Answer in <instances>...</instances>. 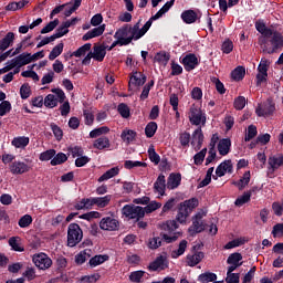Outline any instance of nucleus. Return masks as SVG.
<instances>
[{
    "label": "nucleus",
    "instance_id": "nucleus-60",
    "mask_svg": "<svg viewBox=\"0 0 283 283\" xmlns=\"http://www.w3.org/2000/svg\"><path fill=\"white\" fill-rule=\"evenodd\" d=\"M19 227L21 229H25L27 227H30L32 224V216L24 214L18 222Z\"/></svg>",
    "mask_w": 283,
    "mask_h": 283
},
{
    "label": "nucleus",
    "instance_id": "nucleus-32",
    "mask_svg": "<svg viewBox=\"0 0 283 283\" xmlns=\"http://www.w3.org/2000/svg\"><path fill=\"white\" fill-rule=\"evenodd\" d=\"M93 147H94V149H99V150L109 149V147H111L109 138L99 137V138L95 139L93 143Z\"/></svg>",
    "mask_w": 283,
    "mask_h": 283
},
{
    "label": "nucleus",
    "instance_id": "nucleus-56",
    "mask_svg": "<svg viewBox=\"0 0 283 283\" xmlns=\"http://www.w3.org/2000/svg\"><path fill=\"white\" fill-rule=\"evenodd\" d=\"M226 282L227 283H240V273H233V271L228 270Z\"/></svg>",
    "mask_w": 283,
    "mask_h": 283
},
{
    "label": "nucleus",
    "instance_id": "nucleus-4",
    "mask_svg": "<svg viewBox=\"0 0 283 283\" xmlns=\"http://www.w3.org/2000/svg\"><path fill=\"white\" fill-rule=\"evenodd\" d=\"M122 213L130 220H140L142 218H145V209L140 206L126 205L123 207Z\"/></svg>",
    "mask_w": 283,
    "mask_h": 283
},
{
    "label": "nucleus",
    "instance_id": "nucleus-7",
    "mask_svg": "<svg viewBox=\"0 0 283 283\" xmlns=\"http://www.w3.org/2000/svg\"><path fill=\"white\" fill-rule=\"evenodd\" d=\"M255 29L262 34V36L259 38V45H261V48H266V39L271 38L273 30L266 28V24L262 21L255 22Z\"/></svg>",
    "mask_w": 283,
    "mask_h": 283
},
{
    "label": "nucleus",
    "instance_id": "nucleus-52",
    "mask_svg": "<svg viewBox=\"0 0 283 283\" xmlns=\"http://www.w3.org/2000/svg\"><path fill=\"white\" fill-rule=\"evenodd\" d=\"M54 156H56V150L49 149V150H45V151L41 153L39 159L42 163H45L48 160H52V158L54 159Z\"/></svg>",
    "mask_w": 283,
    "mask_h": 283
},
{
    "label": "nucleus",
    "instance_id": "nucleus-6",
    "mask_svg": "<svg viewBox=\"0 0 283 283\" xmlns=\"http://www.w3.org/2000/svg\"><path fill=\"white\" fill-rule=\"evenodd\" d=\"M120 228V222L114 216L104 217L99 221V229L102 231H118Z\"/></svg>",
    "mask_w": 283,
    "mask_h": 283
},
{
    "label": "nucleus",
    "instance_id": "nucleus-34",
    "mask_svg": "<svg viewBox=\"0 0 283 283\" xmlns=\"http://www.w3.org/2000/svg\"><path fill=\"white\" fill-rule=\"evenodd\" d=\"M107 260H109V256L107 254H99L91 258L88 264L90 266H92V269H94L95 266H101V264L107 262Z\"/></svg>",
    "mask_w": 283,
    "mask_h": 283
},
{
    "label": "nucleus",
    "instance_id": "nucleus-10",
    "mask_svg": "<svg viewBox=\"0 0 283 283\" xmlns=\"http://www.w3.org/2000/svg\"><path fill=\"white\" fill-rule=\"evenodd\" d=\"M275 112V103L271 99H266L265 102L258 105L255 109V114L258 116H271Z\"/></svg>",
    "mask_w": 283,
    "mask_h": 283
},
{
    "label": "nucleus",
    "instance_id": "nucleus-26",
    "mask_svg": "<svg viewBox=\"0 0 283 283\" xmlns=\"http://www.w3.org/2000/svg\"><path fill=\"white\" fill-rule=\"evenodd\" d=\"M191 212L180 203L176 216V221L180 224H185Z\"/></svg>",
    "mask_w": 283,
    "mask_h": 283
},
{
    "label": "nucleus",
    "instance_id": "nucleus-41",
    "mask_svg": "<svg viewBox=\"0 0 283 283\" xmlns=\"http://www.w3.org/2000/svg\"><path fill=\"white\" fill-rule=\"evenodd\" d=\"M216 280H218V275L213 272H205L198 276L200 283L216 282Z\"/></svg>",
    "mask_w": 283,
    "mask_h": 283
},
{
    "label": "nucleus",
    "instance_id": "nucleus-35",
    "mask_svg": "<svg viewBox=\"0 0 283 283\" xmlns=\"http://www.w3.org/2000/svg\"><path fill=\"white\" fill-rule=\"evenodd\" d=\"M180 180H182L180 175L170 174L166 186L168 189H176V188L180 187Z\"/></svg>",
    "mask_w": 283,
    "mask_h": 283
},
{
    "label": "nucleus",
    "instance_id": "nucleus-15",
    "mask_svg": "<svg viewBox=\"0 0 283 283\" xmlns=\"http://www.w3.org/2000/svg\"><path fill=\"white\" fill-rule=\"evenodd\" d=\"M9 169L11 171V174H13L14 176H21L23 174H28V171H30L31 167L23 163V161H13L10 166Z\"/></svg>",
    "mask_w": 283,
    "mask_h": 283
},
{
    "label": "nucleus",
    "instance_id": "nucleus-1",
    "mask_svg": "<svg viewBox=\"0 0 283 283\" xmlns=\"http://www.w3.org/2000/svg\"><path fill=\"white\" fill-rule=\"evenodd\" d=\"M149 28H151V22H146L142 29L140 22H137L133 27L130 24H125L115 32L114 38L119 39L122 45H129L132 41L143 39V36L149 32Z\"/></svg>",
    "mask_w": 283,
    "mask_h": 283
},
{
    "label": "nucleus",
    "instance_id": "nucleus-58",
    "mask_svg": "<svg viewBox=\"0 0 283 283\" xmlns=\"http://www.w3.org/2000/svg\"><path fill=\"white\" fill-rule=\"evenodd\" d=\"M160 207H163V203L157 201H151L144 208V211L145 213H154V211L160 209Z\"/></svg>",
    "mask_w": 283,
    "mask_h": 283
},
{
    "label": "nucleus",
    "instance_id": "nucleus-59",
    "mask_svg": "<svg viewBox=\"0 0 283 283\" xmlns=\"http://www.w3.org/2000/svg\"><path fill=\"white\" fill-rule=\"evenodd\" d=\"M161 228L164 229V231H168L169 233H171L176 231V229H178V222L176 220H170L164 223Z\"/></svg>",
    "mask_w": 283,
    "mask_h": 283
},
{
    "label": "nucleus",
    "instance_id": "nucleus-16",
    "mask_svg": "<svg viewBox=\"0 0 283 283\" xmlns=\"http://www.w3.org/2000/svg\"><path fill=\"white\" fill-rule=\"evenodd\" d=\"M227 263L230 264L228 270L235 271V269H240L242 266V254L234 252L228 256Z\"/></svg>",
    "mask_w": 283,
    "mask_h": 283
},
{
    "label": "nucleus",
    "instance_id": "nucleus-64",
    "mask_svg": "<svg viewBox=\"0 0 283 283\" xmlns=\"http://www.w3.org/2000/svg\"><path fill=\"white\" fill-rule=\"evenodd\" d=\"M205 156H207V148H203L201 151L193 156L195 165L198 166L205 163Z\"/></svg>",
    "mask_w": 283,
    "mask_h": 283
},
{
    "label": "nucleus",
    "instance_id": "nucleus-19",
    "mask_svg": "<svg viewBox=\"0 0 283 283\" xmlns=\"http://www.w3.org/2000/svg\"><path fill=\"white\" fill-rule=\"evenodd\" d=\"M106 54H107V46L101 44V45H95L93 48L92 57L94 59V61L102 63V61L105 60Z\"/></svg>",
    "mask_w": 283,
    "mask_h": 283
},
{
    "label": "nucleus",
    "instance_id": "nucleus-45",
    "mask_svg": "<svg viewBox=\"0 0 283 283\" xmlns=\"http://www.w3.org/2000/svg\"><path fill=\"white\" fill-rule=\"evenodd\" d=\"M157 130H158V124H156V122H149L146 125L145 134L147 138H154Z\"/></svg>",
    "mask_w": 283,
    "mask_h": 283
},
{
    "label": "nucleus",
    "instance_id": "nucleus-53",
    "mask_svg": "<svg viewBox=\"0 0 283 283\" xmlns=\"http://www.w3.org/2000/svg\"><path fill=\"white\" fill-rule=\"evenodd\" d=\"M247 242V240L244 238H239V239H234L230 242H228L224 245V249L229 250V249H235L238 247H242V244H244Z\"/></svg>",
    "mask_w": 283,
    "mask_h": 283
},
{
    "label": "nucleus",
    "instance_id": "nucleus-23",
    "mask_svg": "<svg viewBox=\"0 0 283 283\" xmlns=\"http://www.w3.org/2000/svg\"><path fill=\"white\" fill-rule=\"evenodd\" d=\"M269 171H275L283 166V155H275L269 158Z\"/></svg>",
    "mask_w": 283,
    "mask_h": 283
},
{
    "label": "nucleus",
    "instance_id": "nucleus-49",
    "mask_svg": "<svg viewBox=\"0 0 283 283\" xmlns=\"http://www.w3.org/2000/svg\"><path fill=\"white\" fill-rule=\"evenodd\" d=\"M103 134H109V127L102 126L99 128H95L90 133L91 138H98V136H103Z\"/></svg>",
    "mask_w": 283,
    "mask_h": 283
},
{
    "label": "nucleus",
    "instance_id": "nucleus-55",
    "mask_svg": "<svg viewBox=\"0 0 283 283\" xmlns=\"http://www.w3.org/2000/svg\"><path fill=\"white\" fill-rule=\"evenodd\" d=\"M180 205H182L185 207V209H187L191 213L193 211V209H196V207H198V199L192 198V199L184 201Z\"/></svg>",
    "mask_w": 283,
    "mask_h": 283
},
{
    "label": "nucleus",
    "instance_id": "nucleus-48",
    "mask_svg": "<svg viewBox=\"0 0 283 283\" xmlns=\"http://www.w3.org/2000/svg\"><path fill=\"white\" fill-rule=\"evenodd\" d=\"M148 157L150 163H154V165H158L160 163V155L156 153V148H154V145L149 146L148 148Z\"/></svg>",
    "mask_w": 283,
    "mask_h": 283
},
{
    "label": "nucleus",
    "instance_id": "nucleus-39",
    "mask_svg": "<svg viewBox=\"0 0 283 283\" xmlns=\"http://www.w3.org/2000/svg\"><path fill=\"white\" fill-rule=\"evenodd\" d=\"M120 138L126 143V145H129L130 143H134V140H136V132L132 129H124L122 132Z\"/></svg>",
    "mask_w": 283,
    "mask_h": 283
},
{
    "label": "nucleus",
    "instance_id": "nucleus-21",
    "mask_svg": "<svg viewBox=\"0 0 283 283\" xmlns=\"http://www.w3.org/2000/svg\"><path fill=\"white\" fill-rule=\"evenodd\" d=\"M232 174L233 171V164L231 163V160H224L222 161L216 169V175L218 176V178H222V176H224L226 174Z\"/></svg>",
    "mask_w": 283,
    "mask_h": 283
},
{
    "label": "nucleus",
    "instance_id": "nucleus-54",
    "mask_svg": "<svg viewBox=\"0 0 283 283\" xmlns=\"http://www.w3.org/2000/svg\"><path fill=\"white\" fill-rule=\"evenodd\" d=\"M179 142L181 147H189V143H191V134H189L188 132L180 133Z\"/></svg>",
    "mask_w": 283,
    "mask_h": 283
},
{
    "label": "nucleus",
    "instance_id": "nucleus-31",
    "mask_svg": "<svg viewBox=\"0 0 283 283\" xmlns=\"http://www.w3.org/2000/svg\"><path fill=\"white\" fill-rule=\"evenodd\" d=\"M11 144L17 149H24V147H28V145H30V138L25 136L14 137Z\"/></svg>",
    "mask_w": 283,
    "mask_h": 283
},
{
    "label": "nucleus",
    "instance_id": "nucleus-3",
    "mask_svg": "<svg viewBox=\"0 0 283 283\" xmlns=\"http://www.w3.org/2000/svg\"><path fill=\"white\" fill-rule=\"evenodd\" d=\"M53 94H49L44 98V105L45 107H56L59 103H64L65 102V92L61 88H53L52 90Z\"/></svg>",
    "mask_w": 283,
    "mask_h": 283
},
{
    "label": "nucleus",
    "instance_id": "nucleus-44",
    "mask_svg": "<svg viewBox=\"0 0 283 283\" xmlns=\"http://www.w3.org/2000/svg\"><path fill=\"white\" fill-rule=\"evenodd\" d=\"M63 48L64 44L62 42L56 44L49 54V61H54V59L61 56V54H63Z\"/></svg>",
    "mask_w": 283,
    "mask_h": 283
},
{
    "label": "nucleus",
    "instance_id": "nucleus-5",
    "mask_svg": "<svg viewBox=\"0 0 283 283\" xmlns=\"http://www.w3.org/2000/svg\"><path fill=\"white\" fill-rule=\"evenodd\" d=\"M32 262L40 271H48L52 266V259L43 252L34 254Z\"/></svg>",
    "mask_w": 283,
    "mask_h": 283
},
{
    "label": "nucleus",
    "instance_id": "nucleus-11",
    "mask_svg": "<svg viewBox=\"0 0 283 283\" xmlns=\"http://www.w3.org/2000/svg\"><path fill=\"white\" fill-rule=\"evenodd\" d=\"M202 143H205V134H202V128L199 127L192 133L190 145L195 151H200L202 149Z\"/></svg>",
    "mask_w": 283,
    "mask_h": 283
},
{
    "label": "nucleus",
    "instance_id": "nucleus-12",
    "mask_svg": "<svg viewBox=\"0 0 283 283\" xmlns=\"http://www.w3.org/2000/svg\"><path fill=\"white\" fill-rule=\"evenodd\" d=\"M182 65L186 70V72H191L192 70H196L198 65H200V61L198 60V56L193 53H189L182 59Z\"/></svg>",
    "mask_w": 283,
    "mask_h": 283
},
{
    "label": "nucleus",
    "instance_id": "nucleus-43",
    "mask_svg": "<svg viewBox=\"0 0 283 283\" xmlns=\"http://www.w3.org/2000/svg\"><path fill=\"white\" fill-rule=\"evenodd\" d=\"M91 50H92V44L86 43V44L82 45L81 48H78L76 51H74L72 53V56H75L76 59H81V56H85L87 54V52H90Z\"/></svg>",
    "mask_w": 283,
    "mask_h": 283
},
{
    "label": "nucleus",
    "instance_id": "nucleus-24",
    "mask_svg": "<svg viewBox=\"0 0 283 283\" xmlns=\"http://www.w3.org/2000/svg\"><path fill=\"white\" fill-rule=\"evenodd\" d=\"M154 189L159 196H165V189H167V180L165 175H159L157 180L154 184Z\"/></svg>",
    "mask_w": 283,
    "mask_h": 283
},
{
    "label": "nucleus",
    "instance_id": "nucleus-30",
    "mask_svg": "<svg viewBox=\"0 0 283 283\" xmlns=\"http://www.w3.org/2000/svg\"><path fill=\"white\" fill-rule=\"evenodd\" d=\"M181 19L184 23H196V21H198V13L193 10H186L181 13Z\"/></svg>",
    "mask_w": 283,
    "mask_h": 283
},
{
    "label": "nucleus",
    "instance_id": "nucleus-50",
    "mask_svg": "<svg viewBox=\"0 0 283 283\" xmlns=\"http://www.w3.org/2000/svg\"><path fill=\"white\" fill-rule=\"evenodd\" d=\"M154 61L160 65H167V63H169V54L166 52H159L155 55Z\"/></svg>",
    "mask_w": 283,
    "mask_h": 283
},
{
    "label": "nucleus",
    "instance_id": "nucleus-62",
    "mask_svg": "<svg viewBox=\"0 0 283 283\" xmlns=\"http://www.w3.org/2000/svg\"><path fill=\"white\" fill-rule=\"evenodd\" d=\"M250 200H251V197H250V195L245 191V192H243L242 196H240V197L235 200L234 205H235L237 207H242V206L247 205V202H250Z\"/></svg>",
    "mask_w": 283,
    "mask_h": 283
},
{
    "label": "nucleus",
    "instance_id": "nucleus-14",
    "mask_svg": "<svg viewBox=\"0 0 283 283\" xmlns=\"http://www.w3.org/2000/svg\"><path fill=\"white\" fill-rule=\"evenodd\" d=\"M165 269H169V262L167 261V256H163V255L157 256L148 265V270L150 271H165Z\"/></svg>",
    "mask_w": 283,
    "mask_h": 283
},
{
    "label": "nucleus",
    "instance_id": "nucleus-33",
    "mask_svg": "<svg viewBox=\"0 0 283 283\" xmlns=\"http://www.w3.org/2000/svg\"><path fill=\"white\" fill-rule=\"evenodd\" d=\"M187 240L180 241L178 249L171 251L170 258L177 260V258H180V255H185V251H187Z\"/></svg>",
    "mask_w": 283,
    "mask_h": 283
},
{
    "label": "nucleus",
    "instance_id": "nucleus-13",
    "mask_svg": "<svg viewBox=\"0 0 283 283\" xmlns=\"http://www.w3.org/2000/svg\"><path fill=\"white\" fill-rule=\"evenodd\" d=\"M207 216L206 212H198L192 221V226L189 228V233H202L205 231V224H202V218Z\"/></svg>",
    "mask_w": 283,
    "mask_h": 283
},
{
    "label": "nucleus",
    "instance_id": "nucleus-38",
    "mask_svg": "<svg viewBox=\"0 0 283 283\" xmlns=\"http://www.w3.org/2000/svg\"><path fill=\"white\" fill-rule=\"evenodd\" d=\"M95 200V207H98L99 209H105L109 202H112V195H106L104 197H94Z\"/></svg>",
    "mask_w": 283,
    "mask_h": 283
},
{
    "label": "nucleus",
    "instance_id": "nucleus-8",
    "mask_svg": "<svg viewBox=\"0 0 283 283\" xmlns=\"http://www.w3.org/2000/svg\"><path fill=\"white\" fill-rule=\"evenodd\" d=\"M270 36H272L270 40V43L271 45H273V48L269 49V46H266V40H265V48H262V50L263 52H268V54H273L275 50H279V48L283 46V36L275 31H272V34Z\"/></svg>",
    "mask_w": 283,
    "mask_h": 283
},
{
    "label": "nucleus",
    "instance_id": "nucleus-27",
    "mask_svg": "<svg viewBox=\"0 0 283 283\" xmlns=\"http://www.w3.org/2000/svg\"><path fill=\"white\" fill-rule=\"evenodd\" d=\"M218 151L220 156H227L231 151V139H221L218 144Z\"/></svg>",
    "mask_w": 283,
    "mask_h": 283
},
{
    "label": "nucleus",
    "instance_id": "nucleus-63",
    "mask_svg": "<svg viewBox=\"0 0 283 283\" xmlns=\"http://www.w3.org/2000/svg\"><path fill=\"white\" fill-rule=\"evenodd\" d=\"M101 280V274H91L82 276L81 283H96Z\"/></svg>",
    "mask_w": 283,
    "mask_h": 283
},
{
    "label": "nucleus",
    "instance_id": "nucleus-28",
    "mask_svg": "<svg viewBox=\"0 0 283 283\" xmlns=\"http://www.w3.org/2000/svg\"><path fill=\"white\" fill-rule=\"evenodd\" d=\"M92 207H95V199H94V197H92V198H83L81 201H78L75 205V209L77 211H81L83 209H92Z\"/></svg>",
    "mask_w": 283,
    "mask_h": 283
},
{
    "label": "nucleus",
    "instance_id": "nucleus-61",
    "mask_svg": "<svg viewBox=\"0 0 283 283\" xmlns=\"http://www.w3.org/2000/svg\"><path fill=\"white\" fill-rule=\"evenodd\" d=\"M56 25H59V19L49 22L44 28H42L41 34H48L49 32H52Z\"/></svg>",
    "mask_w": 283,
    "mask_h": 283
},
{
    "label": "nucleus",
    "instance_id": "nucleus-51",
    "mask_svg": "<svg viewBox=\"0 0 283 283\" xmlns=\"http://www.w3.org/2000/svg\"><path fill=\"white\" fill-rule=\"evenodd\" d=\"M118 114H120L122 118H129L132 116V113L129 111V106L127 104L122 103L117 106Z\"/></svg>",
    "mask_w": 283,
    "mask_h": 283
},
{
    "label": "nucleus",
    "instance_id": "nucleus-18",
    "mask_svg": "<svg viewBox=\"0 0 283 283\" xmlns=\"http://www.w3.org/2000/svg\"><path fill=\"white\" fill-rule=\"evenodd\" d=\"M11 63L13 67H23V65H29V63H32V60L30 57V53H21L12 59Z\"/></svg>",
    "mask_w": 283,
    "mask_h": 283
},
{
    "label": "nucleus",
    "instance_id": "nucleus-46",
    "mask_svg": "<svg viewBox=\"0 0 283 283\" xmlns=\"http://www.w3.org/2000/svg\"><path fill=\"white\" fill-rule=\"evenodd\" d=\"M244 74H247V70L243 66H238L231 72L233 81H242V78H244Z\"/></svg>",
    "mask_w": 283,
    "mask_h": 283
},
{
    "label": "nucleus",
    "instance_id": "nucleus-42",
    "mask_svg": "<svg viewBox=\"0 0 283 283\" xmlns=\"http://www.w3.org/2000/svg\"><path fill=\"white\" fill-rule=\"evenodd\" d=\"M9 245L13 251L23 252V245H21V238L19 237H11L9 239Z\"/></svg>",
    "mask_w": 283,
    "mask_h": 283
},
{
    "label": "nucleus",
    "instance_id": "nucleus-17",
    "mask_svg": "<svg viewBox=\"0 0 283 283\" xmlns=\"http://www.w3.org/2000/svg\"><path fill=\"white\" fill-rule=\"evenodd\" d=\"M147 82V76L140 72H134L130 76L128 86L129 87H140L144 83Z\"/></svg>",
    "mask_w": 283,
    "mask_h": 283
},
{
    "label": "nucleus",
    "instance_id": "nucleus-37",
    "mask_svg": "<svg viewBox=\"0 0 283 283\" xmlns=\"http://www.w3.org/2000/svg\"><path fill=\"white\" fill-rule=\"evenodd\" d=\"M249 182H251V171H245L241 178L240 181H235L234 185L238 187L240 191L249 186Z\"/></svg>",
    "mask_w": 283,
    "mask_h": 283
},
{
    "label": "nucleus",
    "instance_id": "nucleus-9",
    "mask_svg": "<svg viewBox=\"0 0 283 283\" xmlns=\"http://www.w3.org/2000/svg\"><path fill=\"white\" fill-rule=\"evenodd\" d=\"M189 120L191 125H205V123H207V117L202 116V111L198 106L192 105L190 107Z\"/></svg>",
    "mask_w": 283,
    "mask_h": 283
},
{
    "label": "nucleus",
    "instance_id": "nucleus-29",
    "mask_svg": "<svg viewBox=\"0 0 283 283\" xmlns=\"http://www.w3.org/2000/svg\"><path fill=\"white\" fill-rule=\"evenodd\" d=\"M14 43V33L8 32L6 36L0 41V50L1 52H6L10 45Z\"/></svg>",
    "mask_w": 283,
    "mask_h": 283
},
{
    "label": "nucleus",
    "instance_id": "nucleus-20",
    "mask_svg": "<svg viewBox=\"0 0 283 283\" xmlns=\"http://www.w3.org/2000/svg\"><path fill=\"white\" fill-rule=\"evenodd\" d=\"M176 0H170L168 2H166L163 8L155 14L153 15L147 22L154 23V21H158V19H160L164 14H167V12H169V10H171V8L174 7Z\"/></svg>",
    "mask_w": 283,
    "mask_h": 283
},
{
    "label": "nucleus",
    "instance_id": "nucleus-40",
    "mask_svg": "<svg viewBox=\"0 0 283 283\" xmlns=\"http://www.w3.org/2000/svg\"><path fill=\"white\" fill-rule=\"evenodd\" d=\"M119 171L120 169H118V167L111 168L98 178V182H105V180H109L115 176H118Z\"/></svg>",
    "mask_w": 283,
    "mask_h": 283
},
{
    "label": "nucleus",
    "instance_id": "nucleus-22",
    "mask_svg": "<svg viewBox=\"0 0 283 283\" xmlns=\"http://www.w3.org/2000/svg\"><path fill=\"white\" fill-rule=\"evenodd\" d=\"M105 32V24H101L99 27H96L88 32H86L83 35V41H90V39H96V36H102V34Z\"/></svg>",
    "mask_w": 283,
    "mask_h": 283
},
{
    "label": "nucleus",
    "instance_id": "nucleus-25",
    "mask_svg": "<svg viewBox=\"0 0 283 283\" xmlns=\"http://www.w3.org/2000/svg\"><path fill=\"white\" fill-rule=\"evenodd\" d=\"M203 258H205V253L196 252L193 254H188L186 258V262L188 266H196L197 264H200V262H202Z\"/></svg>",
    "mask_w": 283,
    "mask_h": 283
},
{
    "label": "nucleus",
    "instance_id": "nucleus-2",
    "mask_svg": "<svg viewBox=\"0 0 283 283\" xmlns=\"http://www.w3.org/2000/svg\"><path fill=\"white\" fill-rule=\"evenodd\" d=\"M83 240V230L78 223H71L67 228V247H76Z\"/></svg>",
    "mask_w": 283,
    "mask_h": 283
},
{
    "label": "nucleus",
    "instance_id": "nucleus-57",
    "mask_svg": "<svg viewBox=\"0 0 283 283\" xmlns=\"http://www.w3.org/2000/svg\"><path fill=\"white\" fill-rule=\"evenodd\" d=\"M32 94V90L30 88V84H23L20 87V96L23 101H25V98H30Z\"/></svg>",
    "mask_w": 283,
    "mask_h": 283
},
{
    "label": "nucleus",
    "instance_id": "nucleus-47",
    "mask_svg": "<svg viewBox=\"0 0 283 283\" xmlns=\"http://www.w3.org/2000/svg\"><path fill=\"white\" fill-rule=\"evenodd\" d=\"M63 163H67V155L64 153H59L56 156L54 155L53 159H51L52 167H56V165H63Z\"/></svg>",
    "mask_w": 283,
    "mask_h": 283
},
{
    "label": "nucleus",
    "instance_id": "nucleus-36",
    "mask_svg": "<svg viewBox=\"0 0 283 283\" xmlns=\"http://www.w3.org/2000/svg\"><path fill=\"white\" fill-rule=\"evenodd\" d=\"M92 258V250L85 249L84 251H81L78 254L75 255V262L77 264H85L87 260Z\"/></svg>",
    "mask_w": 283,
    "mask_h": 283
}]
</instances>
